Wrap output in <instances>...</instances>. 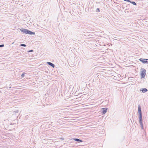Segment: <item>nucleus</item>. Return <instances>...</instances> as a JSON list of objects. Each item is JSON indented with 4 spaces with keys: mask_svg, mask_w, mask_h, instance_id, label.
I'll use <instances>...</instances> for the list:
<instances>
[{
    "mask_svg": "<svg viewBox=\"0 0 148 148\" xmlns=\"http://www.w3.org/2000/svg\"><path fill=\"white\" fill-rule=\"evenodd\" d=\"M20 30L23 33H25L26 34H28L30 35H34L35 33L34 32H33L30 31L29 30L25 28H21L20 29Z\"/></svg>",
    "mask_w": 148,
    "mask_h": 148,
    "instance_id": "1",
    "label": "nucleus"
},
{
    "mask_svg": "<svg viewBox=\"0 0 148 148\" xmlns=\"http://www.w3.org/2000/svg\"><path fill=\"white\" fill-rule=\"evenodd\" d=\"M141 70L140 74L141 78H144L146 75V70L144 68H141Z\"/></svg>",
    "mask_w": 148,
    "mask_h": 148,
    "instance_id": "2",
    "label": "nucleus"
},
{
    "mask_svg": "<svg viewBox=\"0 0 148 148\" xmlns=\"http://www.w3.org/2000/svg\"><path fill=\"white\" fill-rule=\"evenodd\" d=\"M138 118H142V111L141 109L140 105H139L138 106Z\"/></svg>",
    "mask_w": 148,
    "mask_h": 148,
    "instance_id": "3",
    "label": "nucleus"
},
{
    "mask_svg": "<svg viewBox=\"0 0 148 148\" xmlns=\"http://www.w3.org/2000/svg\"><path fill=\"white\" fill-rule=\"evenodd\" d=\"M139 60L143 64H148V59H145L142 58L139 59Z\"/></svg>",
    "mask_w": 148,
    "mask_h": 148,
    "instance_id": "4",
    "label": "nucleus"
},
{
    "mask_svg": "<svg viewBox=\"0 0 148 148\" xmlns=\"http://www.w3.org/2000/svg\"><path fill=\"white\" fill-rule=\"evenodd\" d=\"M139 122L140 123V124L141 127V128L142 130H144V127L143 124V119L142 118H139Z\"/></svg>",
    "mask_w": 148,
    "mask_h": 148,
    "instance_id": "5",
    "label": "nucleus"
},
{
    "mask_svg": "<svg viewBox=\"0 0 148 148\" xmlns=\"http://www.w3.org/2000/svg\"><path fill=\"white\" fill-rule=\"evenodd\" d=\"M102 111L101 113L102 114H105L107 111L108 108H102Z\"/></svg>",
    "mask_w": 148,
    "mask_h": 148,
    "instance_id": "6",
    "label": "nucleus"
},
{
    "mask_svg": "<svg viewBox=\"0 0 148 148\" xmlns=\"http://www.w3.org/2000/svg\"><path fill=\"white\" fill-rule=\"evenodd\" d=\"M140 91H142L143 93H145L148 91V90L145 88H142L140 89Z\"/></svg>",
    "mask_w": 148,
    "mask_h": 148,
    "instance_id": "7",
    "label": "nucleus"
},
{
    "mask_svg": "<svg viewBox=\"0 0 148 148\" xmlns=\"http://www.w3.org/2000/svg\"><path fill=\"white\" fill-rule=\"evenodd\" d=\"M47 64L50 66H51L53 68H54L55 67V65L54 64L52 63L49 62H47Z\"/></svg>",
    "mask_w": 148,
    "mask_h": 148,
    "instance_id": "8",
    "label": "nucleus"
},
{
    "mask_svg": "<svg viewBox=\"0 0 148 148\" xmlns=\"http://www.w3.org/2000/svg\"><path fill=\"white\" fill-rule=\"evenodd\" d=\"M73 139L75 140V141H76L77 142H82L83 141L81 139H79L77 138H73Z\"/></svg>",
    "mask_w": 148,
    "mask_h": 148,
    "instance_id": "9",
    "label": "nucleus"
},
{
    "mask_svg": "<svg viewBox=\"0 0 148 148\" xmlns=\"http://www.w3.org/2000/svg\"><path fill=\"white\" fill-rule=\"evenodd\" d=\"M130 2L134 5H136V3L134 1H130Z\"/></svg>",
    "mask_w": 148,
    "mask_h": 148,
    "instance_id": "10",
    "label": "nucleus"
},
{
    "mask_svg": "<svg viewBox=\"0 0 148 148\" xmlns=\"http://www.w3.org/2000/svg\"><path fill=\"white\" fill-rule=\"evenodd\" d=\"M25 72H23L21 75V77H24L25 76Z\"/></svg>",
    "mask_w": 148,
    "mask_h": 148,
    "instance_id": "11",
    "label": "nucleus"
},
{
    "mask_svg": "<svg viewBox=\"0 0 148 148\" xmlns=\"http://www.w3.org/2000/svg\"><path fill=\"white\" fill-rule=\"evenodd\" d=\"M20 46L24 47H25L26 46V45L25 44H21L20 45Z\"/></svg>",
    "mask_w": 148,
    "mask_h": 148,
    "instance_id": "12",
    "label": "nucleus"
},
{
    "mask_svg": "<svg viewBox=\"0 0 148 148\" xmlns=\"http://www.w3.org/2000/svg\"><path fill=\"white\" fill-rule=\"evenodd\" d=\"M96 12H100V10L99 8H97L96 9Z\"/></svg>",
    "mask_w": 148,
    "mask_h": 148,
    "instance_id": "13",
    "label": "nucleus"
},
{
    "mask_svg": "<svg viewBox=\"0 0 148 148\" xmlns=\"http://www.w3.org/2000/svg\"><path fill=\"white\" fill-rule=\"evenodd\" d=\"M18 110L14 111L13 112L14 113H18Z\"/></svg>",
    "mask_w": 148,
    "mask_h": 148,
    "instance_id": "14",
    "label": "nucleus"
},
{
    "mask_svg": "<svg viewBox=\"0 0 148 148\" xmlns=\"http://www.w3.org/2000/svg\"><path fill=\"white\" fill-rule=\"evenodd\" d=\"M34 51L32 49L30 50H29L28 51V52L29 53V52H33Z\"/></svg>",
    "mask_w": 148,
    "mask_h": 148,
    "instance_id": "15",
    "label": "nucleus"
},
{
    "mask_svg": "<svg viewBox=\"0 0 148 148\" xmlns=\"http://www.w3.org/2000/svg\"><path fill=\"white\" fill-rule=\"evenodd\" d=\"M4 46V45L2 44V45H0V47H3Z\"/></svg>",
    "mask_w": 148,
    "mask_h": 148,
    "instance_id": "16",
    "label": "nucleus"
},
{
    "mask_svg": "<svg viewBox=\"0 0 148 148\" xmlns=\"http://www.w3.org/2000/svg\"><path fill=\"white\" fill-rule=\"evenodd\" d=\"M125 1L130 2V0H123Z\"/></svg>",
    "mask_w": 148,
    "mask_h": 148,
    "instance_id": "17",
    "label": "nucleus"
},
{
    "mask_svg": "<svg viewBox=\"0 0 148 148\" xmlns=\"http://www.w3.org/2000/svg\"><path fill=\"white\" fill-rule=\"evenodd\" d=\"M72 86L71 85L69 86V88H70V87H71Z\"/></svg>",
    "mask_w": 148,
    "mask_h": 148,
    "instance_id": "18",
    "label": "nucleus"
},
{
    "mask_svg": "<svg viewBox=\"0 0 148 148\" xmlns=\"http://www.w3.org/2000/svg\"><path fill=\"white\" fill-rule=\"evenodd\" d=\"M16 53H18V51H17Z\"/></svg>",
    "mask_w": 148,
    "mask_h": 148,
    "instance_id": "19",
    "label": "nucleus"
}]
</instances>
